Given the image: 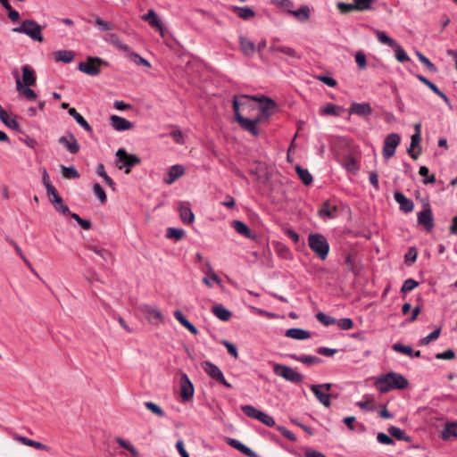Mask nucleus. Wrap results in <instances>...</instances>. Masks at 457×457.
Returning a JSON list of instances; mask_svg holds the SVG:
<instances>
[{
	"label": "nucleus",
	"instance_id": "f257e3e1",
	"mask_svg": "<svg viewBox=\"0 0 457 457\" xmlns=\"http://www.w3.org/2000/svg\"><path fill=\"white\" fill-rule=\"evenodd\" d=\"M408 379L402 374L390 371L377 377L374 386L381 393L386 394L393 389L402 390L408 386Z\"/></svg>",
	"mask_w": 457,
	"mask_h": 457
},
{
	"label": "nucleus",
	"instance_id": "f03ea898",
	"mask_svg": "<svg viewBox=\"0 0 457 457\" xmlns=\"http://www.w3.org/2000/svg\"><path fill=\"white\" fill-rule=\"evenodd\" d=\"M250 96L246 95H241L239 96H235L233 99V110L235 112V120L240 125V127L251 133L253 136L259 135V129H257L255 122L253 120L245 118L241 115L239 112L240 106H245L247 104Z\"/></svg>",
	"mask_w": 457,
	"mask_h": 457
},
{
	"label": "nucleus",
	"instance_id": "7ed1b4c3",
	"mask_svg": "<svg viewBox=\"0 0 457 457\" xmlns=\"http://www.w3.org/2000/svg\"><path fill=\"white\" fill-rule=\"evenodd\" d=\"M308 245L314 254L321 261H325L328 258L330 246L328 239L322 234H310L308 237Z\"/></svg>",
	"mask_w": 457,
	"mask_h": 457
},
{
	"label": "nucleus",
	"instance_id": "20e7f679",
	"mask_svg": "<svg viewBox=\"0 0 457 457\" xmlns=\"http://www.w3.org/2000/svg\"><path fill=\"white\" fill-rule=\"evenodd\" d=\"M12 31L15 33L25 34L34 41L42 42L44 40L42 36V27L34 20H24L21 26L13 28Z\"/></svg>",
	"mask_w": 457,
	"mask_h": 457
},
{
	"label": "nucleus",
	"instance_id": "39448f33",
	"mask_svg": "<svg viewBox=\"0 0 457 457\" xmlns=\"http://www.w3.org/2000/svg\"><path fill=\"white\" fill-rule=\"evenodd\" d=\"M273 372L275 375L294 384H300L303 379V375L284 364L275 363L273 365Z\"/></svg>",
	"mask_w": 457,
	"mask_h": 457
},
{
	"label": "nucleus",
	"instance_id": "423d86ee",
	"mask_svg": "<svg viewBox=\"0 0 457 457\" xmlns=\"http://www.w3.org/2000/svg\"><path fill=\"white\" fill-rule=\"evenodd\" d=\"M102 64L106 66L107 62L99 57L88 56L86 62L79 63L78 69L89 76H97L101 72Z\"/></svg>",
	"mask_w": 457,
	"mask_h": 457
},
{
	"label": "nucleus",
	"instance_id": "0eeeda50",
	"mask_svg": "<svg viewBox=\"0 0 457 457\" xmlns=\"http://www.w3.org/2000/svg\"><path fill=\"white\" fill-rule=\"evenodd\" d=\"M202 368L210 378L222 384L227 388H232V385L226 380L223 372L216 364L210 361H204L202 362Z\"/></svg>",
	"mask_w": 457,
	"mask_h": 457
},
{
	"label": "nucleus",
	"instance_id": "6e6552de",
	"mask_svg": "<svg viewBox=\"0 0 457 457\" xmlns=\"http://www.w3.org/2000/svg\"><path fill=\"white\" fill-rule=\"evenodd\" d=\"M117 162L122 163V165L119 166V169L125 168V172L129 173L131 168L136 165H138L141 162L139 157L133 154H128L125 149H119L116 152Z\"/></svg>",
	"mask_w": 457,
	"mask_h": 457
},
{
	"label": "nucleus",
	"instance_id": "1a4fd4ad",
	"mask_svg": "<svg viewBox=\"0 0 457 457\" xmlns=\"http://www.w3.org/2000/svg\"><path fill=\"white\" fill-rule=\"evenodd\" d=\"M341 206L335 200L326 201L319 209V215L323 220L337 218L341 213Z\"/></svg>",
	"mask_w": 457,
	"mask_h": 457
},
{
	"label": "nucleus",
	"instance_id": "9d476101",
	"mask_svg": "<svg viewBox=\"0 0 457 457\" xmlns=\"http://www.w3.org/2000/svg\"><path fill=\"white\" fill-rule=\"evenodd\" d=\"M401 137L397 133L387 135L384 140L382 154L385 159H390L395 153V149L400 144Z\"/></svg>",
	"mask_w": 457,
	"mask_h": 457
},
{
	"label": "nucleus",
	"instance_id": "9b49d317",
	"mask_svg": "<svg viewBox=\"0 0 457 457\" xmlns=\"http://www.w3.org/2000/svg\"><path fill=\"white\" fill-rule=\"evenodd\" d=\"M180 397L184 402L190 401L195 393L194 385L186 373H182L179 378Z\"/></svg>",
	"mask_w": 457,
	"mask_h": 457
},
{
	"label": "nucleus",
	"instance_id": "f8f14e48",
	"mask_svg": "<svg viewBox=\"0 0 457 457\" xmlns=\"http://www.w3.org/2000/svg\"><path fill=\"white\" fill-rule=\"evenodd\" d=\"M270 52H279L292 58L299 59L301 57L294 48L281 45L279 38L277 37L272 38Z\"/></svg>",
	"mask_w": 457,
	"mask_h": 457
},
{
	"label": "nucleus",
	"instance_id": "ddd939ff",
	"mask_svg": "<svg viewBox=\"0 0 457 457\" xmlns=\"http://www.w3.org/2000/svg\"><path fill=\"white\" fill-rule=\"evenodd\" d=\"M250 99L261 103L260 112L266 118H269L271 115L272 111L276 108V103L269 97L262 96L261 98H257L256 96H250L249 100Z\"/></svg>",
	"mask_w": 457,
	"mask_h": 457
},
{
	"label": "nucleus",
	"instance_id": "4468645a",
	"mask_svg": "<svg viewBox=\"0 0 457 457\" xmlns=\"http://www.w3.org/2000/svg\"><path fill=\"white\" fill-rule=\"evenodd\" d=\"M58 141L69 153L72 154H75L79 151V145L72 133H70L68 136L61 137Z\"/></svg>",
	"mask_w": 457,
	"mask_h": 457
},
{
	"label": "nucleus",
	"instance_id": "2eb2a0df",
	"mask_svg": "<svg viewBox=\"0 0 457 457\" xmlns=\"http://www.w3.org/2000/svg\"><path fill=\"white\" fill-rule=\"evenodd\" d=\"M227 444L247 457H260L258 453L237 439L228 437Z\"/></svg>",
	"mask_w": 457,
	"mask_h": 457
},
{
	"label": "nucleus",
	"instance_id": "dca6fc26",
	"mask_svg": "<svg viewBox=\"0 0 457 457\" xmlns=\"http://www.w3.org/2000/svg\"><path fill=\"white\" fill-rule=\"evenodd\" d=\"M110 124L115 130L118 131L129 130L134 127L132 122L118 115H112L110 117Z\"/></svg>",
	"mask_w": 457,
	"mask_h": 457
},
{
	"label": "nucleus",
	"instance_id": "f3484780",
	"mask_svg": "<svg viewBox=\"0 0 457 457\" xmlns=\"http://www.w3.org/2000/svg\"><path fill=\"white\" fill-rule=\"evenodd\" d=\"M350 113H354L361 117L370 116L372 113V108L369 103H352L349 108Z\"/></svg>",
	"mask_w": 457,
	"mask_h": 457
},
{
	"label": "nucleus",
	"instance_id": "a211bd4d",
	"mask_svg": "<svg viewBox=\"0 0 457 457\" xmlns=\"http://www.w3.org/2000/svg\"><path fill=\"white\" fill-rule=\"evenodd\" d=\"M185 173V169L182 165L176 164L170 168L166 177H164L163 181L167 185H171L178 179L183 176Z\"/></svg>",
	"mask_w": 457,
	"mask_h": 457
},
{
	"label": "nucleus",
	"instance_id": "6ab92c4d",
	"mask_svg": "<svg viewBox=\"0 0 457 457\" xmlns=\"http://www.w3.org/2000/svg\"><path fill=\"white\" fill-rule=\"evenodd\" d=\"M418 222L425 228H432L434 227V219L429 206L419 212Z\"/></svg>",
	"mask_w": 457,
	"mask_h": 457
},
{
	"label": "nucleus",
	"instance_id": "aec40b11",
	"mask_svg": "<svg viewBox=\"0 0 457 457\" xmlns=\"http://www.w3.org/2000/svg\"><path fill=\"white\" fill-rule=\"evenodd\" d=\"M13 439L17 442H20V443L27 445V446H30V447L36 448L37 450H43V451H46V452H50V450H51V448L49 446H47L46 445H44L38 441L29 439L23 436L15 434L13 436Z\"/></svg>",
	"mask_w": 457,
	"mask_h": 457
},
{
	"label": "nucleus",
	"instance_id": "412c9836",
	"mask_svg": "<svg viewBox=\"0 0 457 457\" xmlns=\"http://www.w3.org/2000/svg\"><path fill=\"white\" fill-rule=\"evenodd\" d=\"M394 198L399 204L400 209L404 212H410L413 210L414 204L412 200L407 198L402 192H395Z\"/></svg>",
	"mask_w": 457,
	"mask_h": 457
},
{
	"label": "nucleus",
	"instance_id": "4be33fe9",
	"mask_svg": "<svg viewBox=\"0 0 457 457\" xmlns=\"http://www.w3.org/2000/svg\"><path fill=\"white\" fill-rule=\"evenodd\" d=\"M287 356L294 361L302 362L308 366L317 365L322 362L320 358L312 355H297L295 353H289Z\"/></svg>",
	"mask_w": 457,
	"mask_h": 457
},
{
	"label": "nucleus",
	"instance_id": "5701e85b",
	"mask_svg": "<svg viewBox=\"0 0 457 457\" xmlns=\"http://www.w3.org/2000/svg\"><path fill=\"white\" fill-rule=\"evenodd\" d=\"M22 71V78L21 79L23 86L25 87H32L36 84L37 77L35 75L34 71L29 66L24 65L21 68Z\"/></svg>",
	"mask_w": 457,
	"mask_h": 457
},
{
	"label": "nucleus",
	"instance_id": "b1692460",
	"mask_svg": "<svg viewBox=\"0 0 457 457\" xmlns=\"http://www.w3.org/2000/svg\"><path fill=\"white\" fill-rule=\"evenodd\" d=\"M180 218L185 225L191 224L195 220V215L188 203H183L179 208Z\"/></svg>",
	"mask_w": 457,
	"mask_h": 457
},
{
	"label": "nucleus",
	"instance_id": "393cba45",
	"mask_svg": "<svg viewBox=\"0 0 457 457\" xmlns=\"http://www.w3.org/2000/svg\"><path fill=\"white\" fill-rule=\"evenodd\" d=\"M285 336L296 340H305L311 337V333L303 328H291L286 330Z\"/></svg>",
	"mask_w": 457,
	"mask_h": 457
},
{
	"label": "nucleus",
	"instance_id": "a878e982",
	"mask_svg": "<svg viewBox=\"0 0 457 457\" xmlns=\"http://www.w3.org/2000/svg\"><path fill=\"white\" fill-rule=\"evenodd\" d=\"M239 46L245 56H252L256 51L255 44L244 36L239 37Z\"/></svg>",
	"mask_w": 457,
	"mask_h": 457
},
{
	"label": "nucleus",
	"instance_id": "bb28decb",
	"mask_svg": "<svg viewBox=\"0 0 457 457\" xmlns=\"http://www.w3.org/2000/svg\"><path fill=\"white\" fill-rule=\"evenodd\" d=\"M142 19L148 22L149 25H151L153 28L160 30L161 34L162 35V24L159 20L156 12L153 9L148 10L147 13L145 14Z\"/></svg>",
	"mask_w": 457,
	"mask_h": 457
},
{
	"label": "nucleus",
	"instance_id": "cd10ccee",
	"mask_svg": "<svg viewBox=\"0 0 457 457\" xmlns=\"http://www.w3.org/2000/svg\"><path fill=\"white\" fill-rule=\"evenodd\" d=\"M287 12L301 22L307 21L310 19V8L305 4L301 5L296 11L287 9Z\"/></svg>",
	"mask_w": 457,
	"mask_h": 457
},
{
	"label": "nucleus",
	"instance_id": "c85d7f7f",
	"mask_svg": "<svg viewBox=\"0 0 457 457\" xmlns=\"http://www.w3.org/2000/svg\"><path fill=\"white\" fill-rule=\"evenodd\" d=\"M310 389L314 394L318 401L320 403H322L325 407H329L331 405V395L323 393L320 389H319V386L312 385L310 386Z\"/></svg>",
	"mask_w": 457,
	"mask_h": 457
},
{
	"label": "nucleus",
	"instance_id": "c756f323",
	"mask_svg": "<svg viewBox=\"0 0 457 457\" xmlns=\"http://www.w3.org/2000/svg\"><path fill=\"white\" fill-rule=\"evenodd\" d=\"M16 89L22 96L29 101H34L37 99V94L34 92V90H32L30 87L23 86L21 79L16 80Z\"/></svg>",
	"mask_w": 457,
	"mask_h": 457
},
{
	"label": "nucleus",
	"instance_id": "7c9ffc66",
	"mask_svg": "<svg viewBox=\"0 0 457 457\" xmlns=\"http://www.w3.org/2000/svg\"><path fill=\"white\" fill-rule=\"evenodd\" d=\"M442 438L444 440L457 439V422L445 424L442 431Z\"/></svg>",
	"mask_w": 457,
	"mask_h": 457
},
{
	"label": "nucleus",
	"instance_id": "2f4dec72",
	"mask_svg": "<svg viewBox=\"0 0 457 457\" xmlns=\"http://www.w3.org/2000/svg\"><path fill=\"white\" fill-rule=\"evenodd\" d=\"M232 11L242 20L247 21L254 17V11L248 6H233Z\"/></svg>",
	"mask_w": 457,
	"mask_h": 457
},
{
	"label": "nucleus",
	"instance_id": "473e14b6",
	"mask_svg": "<svg viewBox=\"0 0 457 457\" xmlns=\"http://www.w3.org/2000/svg\"><path fill=\"white\" fill-rule=\"evenodd\" d=\"M69 114L86 131L91 133L93 131L92 127L84 119V117L79 113L75 108H70L68 110Z\"/></svg>",
	"mask_w": 457,
	"mask_h": 457
},
{
	"label": "nucleus",
	"instance_id": "72a5a7b5",
	"mask_svg": "<svg viewBox=\"0 0 457 457\" xmlns=\"http://www.w3.org/2000/svg\"><path fill=\"white\" fill-rule=\"evenodd\" d=\"M212 313L222 321H228L232 316V312L222 304L214 305L212 307Z\"/></svg>",
	"mask_w": 457,
	"mask_h": 457
},
{
	"label": "nucleus",
	"instance_id": "f704fd0d",
	"mask_svg": "<svg viewBox=\"0 0 457 457\" xmlns=\"http://www.w3.org/2000/svg\"><path fill=\"white\" fill-rule=\"evenodd\" d=\"M54 60L64 63H70L73 61L75 54L70 50H59L54 52Z\"/></svg>",
	"mask_w": 457,
	"mask_h": 457
},
{
	"label": "nucleus",
	"instance_id": "c9c22d12",
	"mask_svg": "<svg viewBox=\"0 0 457 457\" xmlns=\"http://www.w3.org/2000/svg\"><path fill=\"white\" fill-rule=\"evenodd\" d=\"M388 433L391 435L392 438L395 437L397 440L404 441V442H411V437L410 436H407L405 432L401 429L400 428H397L395 426H390L387 428Z\"/></svg>",
	"mask_w": 457,
	"mask_h": 457
},
{
	"label": "nucleus",
	"instance_id": "e433bc0d",
	"mask_svg": "<svg viewBox=\"0 0 457 457\" xmlns=\"http://www.w3.org/2000/svg\"><path fill=\"white\" fill-rule=\"evenodd\" d=\"M142 310L148 320L155 319L159 322L163 321V316L159 309L151 305H145Z\"/></svg>",
	"mask_w": 457,
	"mask_h": 457
},
{
	"label": "nucleus",
	"instance_id": "4c0bfd02",
	"mask_svg": "<svg viewBox=\"0 0 457 457\" xmlns=\"http://www.w3.org/2000/svg\"><path fill=\"white\" fill-rule=\"evenodd\" d=\"M295 171L305 186H309L312 183V176L307 169H303L300 165H296Z\"/></svg>",
	"mask_w": 457,
	"mask_h": 457
},
{
	"label": "nucleus",
	"instance_id": "58836bf2",
	"mask_svg": "<svg viewBox=\"0 0 457 457\" xmlns=\"http://www.w3.org/2000/svg\"><path fill=\"white\" fill-rule=\"evenodd\" d=\"M241 410L245 416H247L251 419L257 420H259V418L262 412V411L258 410L254 406L249 405V404L242 405Z\"/></svg>",
	"mask_w": 457,
	"mask_h": 457
},
{
	"label": "nucleus",
	"instance_id": "ea45409f",
	"mask_svg": "<svg viewBox=\"0 0 457 457\" xmlns=\"http://www.w3.org/2000/svg\"><path fill=\"white\" fill-rule=\"evenodd\" d=\"M50 200L54 204V208L57 212H62V214L70 213V209L68 205L64 204L62 198L60 195L54 196V198H51Z\"/></svg>",
	"mask_w": 457,
	"mask_h": 457
},
{
	"label": "nucleus",
	"instance_id": "a19ab883",
	"mask_svg": "<svg viewBox=\"0 0 457 457\" xmlns=\"http://www.w3.org/2000/svg\"><path fill=\"white\" fill-rule=\"evenodd\" d=\"M87 248L94 251L100 257H102L105 262L112 261V255L108 250L100 248L97 245H92V244H88Z\"/></svg>",
	"mask_w": 457,
	"mask_h": 457
},
{
	"label": "nucleus",
	"instance_id": "79ce46f5",
	"mask_svg": "<svg viewBox=\"0 0 457 457\" xmlns=\"http://www.w3.org/2000/svg\"><path fill=\"white\" fill-rule=\"evenodd\" d=\"M354 2L355 11L363 12L372 10V4L376 0H353Z\"/></svg>",
	"mask_w": 457,
	"mask_h": 457
},
{
	"label": "nucleus",
	"instance_id": "37998d69",
	"mask_svg": "<svg viewBox=\"0 0 457 457\" xmlns=\"http://www.w3.org/2000/svg\"><path fill=\"white\" fill-rule=\"evenodd\" d=\"M420 140H421V137L419 136L418 134H413L411 136V145H410V147L407 149V152L413 160H417L419 157V154L420 153V152H418V153L413 152V148L416 147L420 144Z\"/></svg>",
	"mask_w": 457,
	"mask_h": 457
},
{
	"label": "nucleus",
	"instance_id": "c03bdc74",
	"mask_svg": "<svg viewBox=\"0 0 457 457\" xmlns=\"http://www.w3.org/2000/svg\"><path fill=\"white\" fill-rule=\"evenodd\" d=\"M62 176L67 179H74L79 178V173L74 166L66 167L61 165Z\"/></svg>",
	"mask_w": 457,
	"mask_h": 457
},
{
	"label": "nucleus",
	"instance_id": "a18cd8bd",
	"mask_svg": "<svg viewBox=\"0 0 457 457\" xmlns=\"http://www.w3.org/2000/svg\"><path fill=\"white\" fill-rule=\"evenodd\" d=\"M374 31H375V34L377 36L378 40L380 43L387 45L390 47H393V46H395L396 42L393 38L389 37L386 34V32L381 31V30H378V29H375Z\"/></svg>",
	"mask_w": 457,
	"mask_h": 457
},
{
	"label": "nucleus",
	"instance_id": "49530a36",
	"mask_svg": "<svg viewBox=\"0 0 457 457\" xmlns=\"http://www.w3.org/2000/svg\"><path fill=\"white\" fill-rule=\"evenodd\" d=\"M440 333H441V328H436L434 331L429 333L427 337L421 338L420 340V342H419V345H428L432 341L436 340L439 337Z\"/></svg>",
	"mask_w": 457,
	"mask_h": 457
},
{
	"label": "nucleus",
	"instance_id": "de8ad7c7",
	"mask_svg": "<svg viewBox=\"0 0 457 457\" xmlns=\"http://www.w3.org/2000/svg\"><path fill=\"white\" fill-rule=\"evenodd\" d=\"M393 48H395V55L398 62H405L410 60L408 54H406L405 50L397 43H395V46H393Z\"/></svg>",
	"mask_w": 457,
	"mask_h": 457
},
{
	"label": "nucleus",
	"instance_id": "09e8293b",
	"mask_svg": "<svg viewBox=\"0 0 457 457\" xmlns=\"http://www.w3.org/2000/svg\"><path fill=\"white\" fill-rule=\"evenodd\" d=\"M316 319L321 323L323 324L324 326H330V325H335L336 322H337V319L324 313V312H318L316 315H315Z\"/></svg>",
	"mask_w": 457,
	"mask_h": 457
},
{
	"label": "nucleus",
	"instance_id": "8fccbe9b",
	"mask_svg": "<svg viewBox=\"0 0 457 457\" xmlns=\"http://www.w3.org/2000/svg\"><path fill=\"white\" fill-rule=\"evenodd\" d=\"M111 37H112V44H113V45H114V46H115L119 50H120V51L124 52V53L127 54V56L129 58V53H134V52L130 49V47H129L128 45H126V44L122 43L121 41H120V40H119V38H118L115 35H112V36H111Z\"/></svg>",
	"mask_w": 457,
	"mask_h": 457
},
{
	"label": "nucleus",
	"instance_id": "3c124183",
	"mask_svg": "<svg viewBox=\"0 0 457 457\" xmlns=\"http://www.w3.org/2000/svg\"><path fill=\"white\" fill-rule=\"evenodd\" d=\"M111 37H112V44H113V45H114V46H115L119 50H120V51L124 52V53L127 54V56L129 58V53H134V52L130 49V47H129L128 45H126V44L122 43L121 41H120V40H119V38H118L115 35H112V36H111Z\"/></svg>",
	"mask_w": 457,
	"mask_h": 457
},
{
	"label": "nucleus",
	"instance_id": "603ef678",
	"mask_svg": "<svg viewBox=\"0 0 457 457\" xmlns=\"http://www.w3.org/2000/svg\"><path fill=\"white\" fill-rule=\"evenodd\" d=\"M418 252L415 247H410L404 255V262L407 266H411L417 260Z\"/></svg>",
	"mask_w": 457,
	"mask_h": 457
},
{
	"label": "nucleus",
	"instance_id": "864d4df0",
	"mask_svg": "<svg viewBox=\"0 0 457 457\" xmlns=\"http://www.w3.org/2000/svg\"><path fill=\"white\" fill-rule=\"evenodd\" d=\"M276 253L283 259L288 260L291 258V252L287 246L281 243H277L275 246Z\"/></svg>",
	"mask_w": 457,
	"mask_h": 457
},
{
	"label": "nucleus",
	"instance_id": "5fc2aeb1",
	"mask_svg": "<svg viewBox=\"0 0 457 457\" xmlns=\"http://www.w3.org/2000/svg\"><path fill=\"white\" fill-rule=\"evenodd\" d=\"M344 167L349 172H356L358 170V165L353 157L347 155L344 159Z\"/></svg>",
	"mask_w": 457,
	"mask_h": 457
},
{
	"label": "nucleus",
	"instance_id": "6e6d98bb",
	"mask_svg": "<svg viewBox=\"0 0 457 457\" xmlns=\"http://www.w3.org/2000/svg\"><path fill=\"white\" fill-rule=\"evenodd\" d=\"M416 55L418 57V59L420 60V62L431 72H436V65L430 62V60L426 57L423 54H421L420 52H417L416 53Z\"/></svg>",
	"mask_w": 457,
	"mask_h": 457
},
{
	"label": "nucleus",
	"instance_id": "4d7b16f0",
	"mask_svg": "<svg viewBox=\"0 0 457 457\" xmlns=\"http://www.w3.org/2000/svg\"><path fill=\"white\" fill-rule=\"evenodd\" d=\"M392 349L397 353L406 354L412 357L413 350L410 345H404L401 343H396L392 345Z\"/></svg>",
	"mask_w": 457,
	"mask_h": 457
},
{
	"label": "nucleus",
	"instance_id": "13d9d810",
	"mask_svg": "<svg viewBox=\"0 0 457 457\" xmlns=\"http://www.w3.org/2000/svg\"><path fill=\"white\" fill-rule=\"evenodd\" d=\"M419 173L420 176L424 177L425 179H423V183L425 185L427 184H432V183H435L436 181V177L434 174L428 176V173H429V170L428 167L426 166H421L420 167V170H419Z\"/></svg>",
	"mask_w": 457,
	"mask_h": 457
},
{
	"label": "nucleus",
	"instance_id": "bf43d9fd",
	"mask_svg": "<svg viewBox=\"0 0 457 457\" xmlns=\"http://www.w3.org/2000/svg\"><path fill=\"white\" fill-rule=\"evenodd\" d=\"M96 172H97V174H98L100 177H102V178L104 179V181L106 182V184H107L108 186H110L111 187H114L115 183H114V181L112 179V178H111V177H109V176L107 175V173L105 172L104 164L99 163V164L97 165Z\"/></svg>",
	"mask_w": 457,
	"mask_h": 457
},
{
	"label": "nucleus",
	"instance_id": "052dcab7",
	"mask_svg": "<svg viewBox=\"0 0 457 457\" xmlns=\"http://www.w3.org/2000/svg\"><path fill=\"white\" fill-rule=\"evenodd\" d=\"M129 59L138 66L151 67L150 62L137 53H129Z\"/></svg>",
	"mask_w": 457,
	"mask_h": 457
},
{
	"label": "nucleus",
	"instance_id": "680f3d73",
	"mask_svg": "<svg viewBox=\"0 0 457 457\" xmlns=\"http://www.w3.org/2000/svg\"><path fill=\"white\" fill-rule=\"evenodd\" d=\"M145 408L147 410H149L151 412H153L156 416H158V417H163L164 416L163 410L159 405H157L156 403H154L153 402H145Z\"/></svg>",
	"mask_w": 457,
	"mask_h": 457
},
{
	"label": "nucleus",
	"instance_id": "e2e57ef3",
	"mask_svg": "<svg viewBox=\"0 0 457 457\" xmlns=\"http://www.w3.org/2000/svg\"><path fill=\"white\" fill-rule=\"evenodd\" d=\"M419 286V282L413 278H408L403 282L401 292L406 294Z\"/></svg>",
	"mask_w": 457,
	"mask_h": 457
},
{
	"label": "nucleus",
	"instance_id": "0e129e2a",
	"mask_svg": "<svg viewBox=\"0 0 457 457\" xmlns=\"http://www.w3.org/2000/svg\"><path fill=\"white\" fill-rule=\"evenodd\" d=\"M336 325H337L340 329L348 330L353 328V321L350 318H342L337 320Z\"/></svg>",
	"mask_w": 457,
	"mask_h": 457
},
{
	"label": "nucleus",
	"instance_id": "69168bd1",
	"mask_svg": "<svg viewBox=\"0 0 457 457\" xmlns=\"http://www.w3.org/2000/svg\"><path fill=\"white\" fill-rule=\"evenodd\" d=\"M227 349L228 353L235 359L238 358V352L237 346L229 341L223 339L220 342Z\"/></svg>",
	"mask_w": 457,
	"mask_h": 457
},
{
	"label": "nucleus",
	"instance_id": "338daca9",
	"mask_svg": "<svg viewBox=\"0 0 457 457\" xmlns=\"http://www.w3.org/2000/svg\"><path fill=\"white\" fill-rule=\"evenodd\" d=\"M337 7L339 10V12L341 13H343V14H345V13L351 12L353 11H355L354 2L353 1L351 4H346V3H344V2H338L337 4Z\"/></svg>",
	"mask_w": 457,
	"mask_h": 457
},
{
	"label": "nucleus",
	"instance_id": "774afa93",
	"mask_svg": "<svg viewBox=\"0 0 457 457\" xmlns=\"http://www.w3.org/2000/svg\"><path fill=\"white\" fill-rule=\"evenodd\" d=\"M377 440L381 445H395V440L392 438V436H390L383 432L378 433Z\"/></svg>",
	"mask_w": 457,
	"mask_h": 457
}]
</instances>
